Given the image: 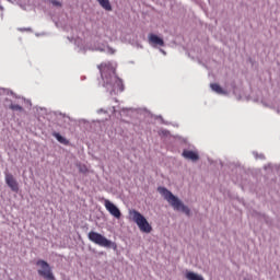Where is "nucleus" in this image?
<instances>
[{
  "mask_svg": "<svg viewBox=\"0 0 280 280\" xmlns=\"http://www.w3.org/2000/svg\"><path fill=\"white\" fill-rule=\"evenodd\" d=\"M104 86L110 91H124V81L117 77V72L110 62H103L98 66ZM109 86V88H108Z\"/></svg>",
  "mask_w": 280,
  "mask_h": 280,
  "instance_id": "nucleus-1",
  "label": "nucleus"
},
{
  "mask_svg": "<svg viewBox=\"0 0 280 280\" xmlns=\"http://www.w3.org/2000/svg\"><path fill=\"white\" fill-rule=\"evenodd\" d=\"M88 238L90 242H93V244H96V246H102L103 248H113V250H117V243L106 238V236L97 232H89Z\"/></svg>",
  "mask_w": 280,
  "mask_h": 280,
  "instance_id": "nucleus-2",
  "label": "nucleus"
},
{
  "mask_svg": "<svg viewBox=\"0 0 280 280\" xmlns=\"http://www.w3.org/2000/svg\"><path fill=\"white\" fill-rule=\"evenodd\" d=\"M129 215L131 220L137 224L141 233H152V225L148 222V219L137 210H130Z\"/></svg>",
  "mask_w": 280,
  "mask_h": 280,
  "instance_id": "nucleus-3",
  "label": "nucleus"
},
{
  "mask_svg": "<svg viewBox=\"0 0 280 280\" xmlns=\"http://www.w3.org/2000/svg\"><path fill=\"white\" fill-rule=\"evenodd\" d=\"M36 266H38V275L39 277H43V279L46 280H56V277L54 276V272L51 271V267L49 266L48 261H45L43 259H39L36 261Z\"/></svg>",
  "mask_w": 280,
  "mask_h": 280,
  "instance_id": "nucleus-4",
  "label": "nucleus"
},
{
  "mask_svg": "<svg viewBox=\"0 0 280 280\" xmlns=\"http://www.w3.org/2000/svg\"><path fill=\"white\" fill-rule=\"evenodd\" d=\"M104 207L108 211V213H110V215H113L117 220L121 218V211L119 210V208H117V206H115V203L110 202V200L105 199Z\"/></svg>",
  "mask_w": 280,
  "mask_h": 280,
  "instance_id": "nucleus-5",
  "label": "nucleus"
},
{
  "mask_svg": "<svg viewBox=\"0 0 280 280\" xmlns=\"http://www.w3.org/2000/svg\"><path fill=\"white\" fill-rule=\"evenodd\" d=\"M158 191L163 196L164 200H167L172 207L176 208V196H174L172 191L167 190L165 187H159Z\"/></svg>",
  "mask_w": 280,
  "mask_h": 280,
  "instance_id": "nucleus-6",
  "label": "nucleus"
},
{
  "mask_svg": "<svg viewBox=\"0 0 280 280\" xmlns=\"http://www.w3.org/2000/svg\"><path fill=\"white\" fill-rule=\"evenodd\" d=\"M4 180L11 191L19 194V182H16V178H14V175L5 173Z\"/></svg>",
  "mask_w": 280,
  "mask_h": 280,
  "instance_id": "nucleus-7",
  "label": "nucleus"
},
{
  "mask_svg": "<svg viewBox=\"0 0 280 280\" xmlns=\"http://www.w3.org/2000/svg\"><path fill=\"white\" fill-rule=\"evenodd\" d=\"M148 40L151 47H165V40L156 34L150 33L148 35Z\"/></svg>",
  "mask_w": 280,
  "mask_h": 280,
  "instance_id": "nucleus-8",
  "label": "nucleus"
},
{
  "mask_svg": "<svg viewBox=\"0 0 280 280\" xmlns=\"http://www.w3.org/2000/svg\"><path fill=\"white\" fill-rule=\"evenodd\" d=\"M183 156L188 161H192V163H196V161H199L200 159V155H198V152L191 151V150H184Z\"/></svg>",
  "mask_w": 280,
  "mask_h": 280,
  "instance_id": "nucleus-9",
  "label": "nucleus"
},
{
  "mask_svg": "<svg viewBox=\"0 0 280 280\" xmlns=\"http://www.w3.org/2000/svg\"><path fill=\"white\" fill-rule=\"evenodd\" d=\"M97 3L103 8V10H106V12H113V5H110V0H96Z\"/></svg>",
  "mask_w": 280,
  "mask_h": 280,
  "instance_id": "nucleus-10",
  "label": "nucleus"
},
{
  "mask_svg": "<svg viewBox=\"0 0 280 280\" xmlns=\"http://www.w3.org/2000/svg\"><path fill=\"white\" fill-rule=\"evenodd\" d=\"M176 210L182 211V213H185L186 215H190V210L184 206L179 199H176Z\"/></svg>",
  "mask_w": 280,
  "mask_h": 280,
  "instance_id": "nucleus-11",
  "label": "nucleus"
},
{
  "mask_svg": "<svg viewBox=\"0 0 280 280\" xmlns=\"http://www.w3.org/2000/svg\"><path fill=\"white\" fill-rule=\"evenodd\" d=\"M52 137H55V139H57V141L59 143H61L62 145H69V140L67 138L60 136V133L54 132Z\"/></svg>",
  "mask_w": 280,
  "mask_h": 280,
  "instance_id": "nucleus-12",
  "label": "nucleus"
},
{
  "mask_svg": "<svg viewBox=\"0 0 280 280\" xmlns=\"http://www.w3.org/2000/svg\"><path fill=\"white\" fill-rule=\"evenodd\" d=\"M210 89H212V91H214V93H218L219 95H224L226 93L218 83H211Z\"/></svg>",
  "mask_w": 280,
  "mask_h": 280,
  "instance_id": "nucleus-13",
  "label": "nucleus"
},
{
  "mask_svg": "<svg viewBox=\"0 0 280 280\" xmlns=\"http://www.w3.org/2000/svg\"><path fill=\"white\" fill-rule=\"evenodd\" d=\"M186 279L188 280H205L202 276L195 273L194 271H189L186 273Z\"/></svg>",
  "mask_w": 280,
  "mask_h": 280,
  "instance_id": "nucleus-14",
  "label": "nucleus"
},
{
  "mask_svg": "<svg viewBox=\"0 0 280 280\" xmlns=\"http://www.w3.org/2000/svg\"><path fill=\"white\" fill-rule=\"evenodd\" d=\"M10 109L11 110H18V112H23V107L21 106V105H19V104H11L10 105Z\"/></svg>",
  "mask_w": 280,
  "mask_h": 280,
  "instance_id": "nucleus-15",
  "label": "nucleus"
},
{
  "mask_svg": "<svg viewBox=\"0 0 280 280\" xmlns=\"http://www.w3.org/2000/svg\"><path fill=\"white\" fill-rule=\"evenodd\" d=\"M50 3H52L56 8H62V3L58 0H51Z\"/></svg>",
  "mask_w": 280,
  "mask_h": 280,
  "instance_id": "nucleus-16",
  "label": "nucleus"
},
{
  "mask_svg": "<svg viewBox=\"0 0 280 280\" xmlns=\"http://www.w3.org/2000/svg\"><path fill=\"white\" fill-rule=\"evenodd\" d=\"M162 51V54H165V50H161Z\"/></svg>",
  "mask_w": 280,
  "mask_h": 280,
  "instance_id": "nucleus-17",
  "label": "nucleus"
}]
</instances>
